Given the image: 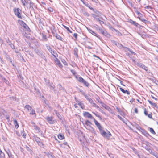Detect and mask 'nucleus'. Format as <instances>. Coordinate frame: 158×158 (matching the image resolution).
I'll list each match as a JSON object with an SVG mask.
<instances>
[{
  "instance_id": "nucleus-1",
  "label": "nucleus",
  "mask_w": 158,
  "mask_h": 158,
  "mask_svg": "<svg viewBox=\"0 0 158 158\" xmlns=\"http://www.w3.org/2000/svg\"><path fill=\"white\" fill-rule=\"evenodd\" d=\"M96 126L99 129L102 135L108 140H109L110 138L112 136L110 132L108 131L106 132L103 130L102 127L99 123Z\"/></svg>"
},
{
  "instance_id": "nucleus-2",
  "label": "nucleus",
  "mask_w": 158,
  "mask_h": 158,
  "mask_svg": "<svg viewBox=\"0 0 158 158\" xmlns=\"http://www.w3.org/2000/svg\"><path fill=\"white\" fill-rule=\"evenodd\" d=\"M83 115L85 118H87L89 119H93L96 126L99 123L94 118L92 115L89 112L86 111L84 112Z\"/></svg>"
},
{
  "instance_id": "nucleus-3",
  "label": "nucleus",
  "mask_w": 158,
  "mask_h": 158,
  "mask_svg": "<svg viewBox=\"0 0 158 158\" xmlns=\"http://www.w3.org/2000/svg\"><path fill=\"white\" fill-rule=\"evenodd\" d=\"M84 127L90 131H94L93 127L91 126L92 123L88 120L85 121V123H83Z\"/></svg>"
},
{
  "instance_id": "nucleus-4",
  "label": "nucleus",
  "mask_w": 158,
  "mask_h": 158,
  "mask_svg": "<svg viewBox=\"0 0 158 158\" xmlns=\"http://www.w3.org/2000/svg\"><path fill=\"white\" fill-rule=\"evenodd\" d=\"M75 78L77 79L80 82L83 83L84 85L87 87L89 86V84L83 78L81 77H78L77 76H75Z\"/></svg>"
},
{
  "instance_id": "nucleus-5",
  "label": "nucleus",
  "mask_w": 158,
  "mask_h": 158,
  "mask_svg": "<svg viewBox=\"0 0 158 158\" xmlns=\"http://www.w3.org/2000/svg\"><path fill=\"white\" fill-rule=\"evenodd\" d=\"M14 11L15 15L19 18L22 19L21 15L22 11L19 8H14Z\"/></svg>"
},
{
  "instance_id": "nucleus-6",
  "label": "nucleus",
  "mask_w": 158,
  "mask_h": 158,
  "mask_svg": "<svg viewBox=\"0 0 158 158\" xmlns=\"http://www.w3.org/2000/svg\"><path fill=\"white\" fill-rule=\"evenodd\" d=\"M144 110V114L145 116H147L150 119H152V112H150L148 113V111L147 109L145 108H143Z\"/></svg>"
},
{
  "instance_id": "nucleus-7",
  "label": "nucleus",
  "mask_w": 158,
  "mask_h": 158,
  "mask_svg": "<svg viewBox=\"0 0 158 158\" xmlns=\"http://www.w3.org/2000/svg\"><path fill=\"white\" fill-rule=\"evenodd\" d=\"M47 48L49 52L55 57H56L57 56V55L56 52L52 50V48L50 46H48Z\"/></svg>"
},
{
  "instance_id": "nucleus-8",
  "label": "nucleus",
  "mask_w": 158,
  "mask_h": 158,
  "mask_svg": "<svg viewBox=\"0 0 158 158\" xmlns=\"http://www.w3.org/2000/svg\"><path fill=\"white\" fill-rule=\"evenodd\" d=\"M55 63L58 66L61 68L63 67V66L60 63L59 60L56 57H55V59L54 60Z\"/></svg>"
},
{
  "instance_id": "nucleus-9",
  "label": "nucleus",
  "mask_w": 158,
  "mask_h": 158,
  "mask_svg": "<svg viewBox=\"0 0 158 158\" xmlns=\"http://www.w3.org/2000/svg\"><path fill=\"white\" fill-rule=\"evenodd\" d=\"M101 33L103 35L109 38L111 36V35L106 30H102L101 31Z\"/></svg>"
},
{
  "instance_id": "nucleus-10",
  "label": "nucleus",
  "mask_w": 158,
  "mask_h": 158,
  "mask_svg": "<svg viewBox=\"0 0 158 158\" xmlns=\"http://www.w3.org/2000/svg\"><path fill=\"white\" fill-rule=\"evenodd\" d=\"M46 119L49 123L53 124L54 123L52 117H47L46 118Z\"/></svg>"
},
{
  "instance_id": "nucleus-11",
  "label": "nucleus",
  "mask_w": 158,
  "mask_h": 158,
  "mask_svg": "<svg viewBox=\"0 0 158 158\" xmlns=\"http://www.w3.org/2000/svg\"><path fill=\"white\" fill-rule=\"evenodd\" d=\"M136 13L138 15V18L141 21L142 19H143V15L141 13H140L138 11H136Z\"/></svg>"
},
{
  "instance_id": "nucleus-12",
  "label": "nucleus",
  "mask_w": 158,
  "mask_h": 158,
  "mask_svg": "<svg viewBox=\"0 0 158 158\" xmlns=\"http://www.w3.org/2000/svg\"><path fill=\"white\" fill-rule=\"evenodd\" d=\"M119 89L120 91L122 92L123 93L125 94L126 93L127 95H129L130 94V92L128 91L127 90H124L121 87L119 88Z\"/></svg>"
},
{
  "instance_id": "nucleus-13",
  "label": "nucleus",
  "mask_w": 158,
  "mask_h": 158,
  "mask_svg": "<svg viewBox=\"0 0 158 158\" xmlns=\"http://www.w3.org/2000/svg\"><path fill=\"white\" fill-rule=\"evenodd\" d=\"M13 123L16 129H17L19 127V125L16 120L15 119L13 120Z\"/></svg>"
},
{
  "instance_id": "nucleus-14",
  "label": "nucleus",
  "mask_w": 158,
  "mask_h": 158,
  "mask_svg": "<svg viewBox=\"0 0 158 158\" xmlns=\"http://www.w3.org/2000/svg\"><path fill=\"white\" fill-rule=\"evenodd\" d=\"M58 137L59 139L62 140L64 139L65 137L63 135L61 134H59L58 135Z\"/></svg>"
},
{
  "instance_id": "nucleus-15",
  "label": "nucleus",
  "mask_w": 158,
  "mask_h": 158,
  "mask_svg": "<svg viewBox=\"0 0 158 158\" xmlns=\"http://www.w3.org/2000/svg\"><path fill=\"white\" fill-rule=\"evenodd\" d=\"M25 108L27 109L28 111H30L32 109V107L29 105H26L24 107Z\"/></svg>"
},
{
  "instance_id": "nucleus-16",
  "label": "nucleus",
  "mask_w": 158,
  "mask_h": 158,
  "mask_svg": "<svg viewBox=\"0 0 158 158\" xmlns=\"http://www.w3.org/2000/svg\"><path fill=\"white\" fill-rule=\"evenodd\" d=\"M129 22L131 24H133L135 26H137L138 24V23H136L135 22L133 21L131 19H130L129 20Z\"/></svg>"
},
{
  "instance_id": "nucleus-17",
  "label": "nucleus",
  "mask_w": 158,
  "mask_h": 158,
  "mask_svg": "<svg viewBox=\"0 0 158 158\" xmlns=\"http://www.w3.org/2000/svg\"><path fill=\"white\" fill-rule=\"evenodd\" d=\"M78 105H79L81 109H84L85 108V106L84 105L80 102H78Z\"/></svg>"
},
{
  "instance_id": "nucleus-18",
  "label": "nucleus",
  "mask_w": 158,
  "mask_h": 158,
  "mask_svg": "<svg viewBox=\"0 0 158 158\" xmlns=\"http://www.w3.org/2000/svg\"><path fill=\"white\" fill-rule=\"evenodd\" d=\"M35 141L38 143V144H40L42 143L41 142L40 139V138L37 137H35Z\"/></svg>"
},
{
  "instance_id": "nucleus-19",
  "label": "nucleus",
  "mask_w": 158,
  "mask_h": 158,
  "mask_svg": "<svg viewBox=\"0 0 158 158\" xmlns=\"http://www.w3.org/2000/svg\"><path fill=\"white\" fill-rule=\"evenodd\" d=\"M24 28L27 31H30V29L29 28L28 26L25 23L24 25L23 26Z\"/></svg>"
},
{
  "instance_id": "nucleus-20",
  "label": "nucleus",
  "mask_w": 158,
  "mask_h": 158,
  "mask_svg": "<svg viewBox=\"0 0 158 158\" xmlns=\"http://www.w3.org/2000/svg\"><path fill=\"white\" fill-rule=\"evenodd\" d=\"M18 22L20 25L22 26L24 25V24L25 23L23 21L21 20H18Z\"/></svg>"
},
{
  "instance_id": "nucleus-21",
  "label": "nucleus",
  "mask_w": 158,
  "mask_h": 158,
  "mask_svg": "<svg viewBox=\"0 0 158 158\" xmlns=\"http://www.w3.org/2000/svg\"><path fill=\"white\" fill-rule=\"evenodd\" d=\"M55 37L58 40L61 41H63V39L60 35H56Z\"/></svg>"
},
{
  "instance_id": "nucleus-22",
  "label": "nucleus",
  "mask_w": 158,
  "mask_h": 158,
  "mask_svg": "<svg viewBox=\"0 0 158 158\" xmlns=\"http://www.w3.org/2000/svg\"><path fill=\"white\" fill-rule=\"evenodd\" d=\"M31 112L29 114L31 115H34L35 114V116H36V114L35 113V111L33 109L31 110H30Z\"/></svg>"
},
{
  "instance_id": "nucleus-23",
  "label": "nucleus",
  "mask_w": 158,
  "mask_h": 158,
  "mask_svg": "<svg viewBox=\"0 0 158 158\" xmlns=\"http://www.w3.org/2000/svg\"><path fill=\"white\" fill-rule=\"evenodd\" d=\"M91 33L94 35L96 36L97 37L100 38L99 36L95 32L93 31H91Z\"/></svg>"
},
{
  "instance_id": "nucleus-24",
  "label": "nucleus",
  "mask_w": 158,
  "mask_h": 158,
  "mask_svg": "<svg viewBox=\"0 0 158 158\" xmlns=\"http://www.w3.org/2000/svg\"><path fill=\"white\" fill-rule=\"evenodd\" d=\"M141 21L146 24H147V23L150 24V21H148L147 20H145L143 19H142Z\"/></svg>"
},
{
  "instance_id": "nucleus-25",
  "label": "nucleus",
  "mask_w": 158,
  "mask_h": 158,
  "mask_svg": "<svg viewBox=\"0 0 158 158\" xmlns=\"http://www.w3.org/2000/svg\"><path fill=\"white\" fill-rule=\"evenodd\" d=\"M5 155L4 153L1 150H0V157H4Z\"/></svg>"
},
{
  "instance_id": "nucleus-26",
  "label": "nucleus",
  "mask_w": 158,
  "mask_h": 158,
  "mask_svg": "<svg viewBox=\"0 0 158 158\" xmlns=\"http://www.w3.org/2000/svg\"><path fill=\"white\" fill-rule=\"evenodd\" d=\"M63 26L65 29H66L70 33H72V32L71 30H70L69 29V27H66V26H65L64 25H63Z\"/></svg>"
},
{
  "instance_id": "nucleus-27",
  "label": "nucleus",
  "mask_w": 158,
  "mask_h": 158,
  "mask_svg": "<svg viewBox=\"0 0 158 158\" xmlns=\"http://www.w3.org/2000/svg\"><path fill=\"white\" fill-rule=\"evenodd\" d=\"M149 131L153 134H156V133L154 131L153 129L152 128H149Z\"/></svg>"
},
{
  "instance_id": "nucleus-28",
  "label": "nucleus",
  "mask_w": 158,
  "mask_h": 158,
  "mask_svg": "<svg viewBox=\"0 0 158 158\" xmlns=\"http://www.w3.org/2000/svg\"><path fill=\"white\" fill-rule=\"evenodd\" d=\"M148 102L152 106H154L155 107H156V105L155 103H153L152 102H151V101H150L149 100H148Z\"/></svg>"
},
{
  "instance_id": "nucleus-29",
  "label": "nucleus",
  "mask_w": 158,
  "mask_h": 158,
  "mask_svg": "<svg viewBox=\"0 0 158 158\" xmlns=\"http://www.w3.org/2000/svg\"><path fill=\"white\" fill-rule=\"evenodd\" d=\"M21 134L24 139L26 138V135L23 131L21 132Z\"/></svg>"
},
{
  "instance_id": "nucleus-30",
  "label": "nucleus",
  "mask_w": 158,
  "mask_h": 158,
  "mask_svg": "<svg viewBox=\"0 0 158 158\" xmlns=\"http://www.w3.org/2000/svg\"><path fill=\"white\" fill-rule=\"evenodd\" d=\"M92 113L96 117H98L101 120L102 119V118L101 116L99 115H98L96 114L95 112H93Z\"/></svg>"
},
{
  "instance_id": "nucleus-31",
  "label": "nucleus",
  "mask_w": 158,
  "mask_h": 158,
  "mask_svg": "<svg viewBox=\"0 0 158 158\" xmlns=\"http://www.w3.org/2000/svg\"><path fill=\"white\" fill-rule=\"evenodd\" d=\"M92 106L93 107H96L97 108H98L99 106L95 103L93 102L92 104Z\"/></svg>"
},
{
  "instance_id": "nucleus-32",
  "label": "nucleus",
  "mask_w": 158,
  "mask_h": 158,
  "mask_svg": "<svg viewBox=\"0 0 158 158\" xmlns=\"http://www.w3.org/2000/svg\"><path fill=\"white\" fill-rule=\"evenodd\" d=\"M144 8L145 9H152V6H145L144 7Z\"/></svg>"
},
{
  "instance_id": "nucleus-33",
  "label": "nucleus",
  "mask_w": 158,
  "mask_h": 158,
  "mask_svg": "<svg viewBox=\"0 0 158 158\" xmlns=\"http://www.w3.org/2000/svg\"><path fill=\"white\" fill-rule=\"evenodd\" d=\"M62 62L65 65H68V63L66 62V61L65 60H62Z\"/></svg>"
},
{
  "instance_id": "nucleus-34",
  "label": "nucleus",
  "mask_w": 158,
  "mask_h": 158,
  "mask_svg": "<svg viewBox=\"0 0 158 158\" xmlns=\"http://www.w3.org/2000/svg\"><path fill=\"white\" fill-rule=\"evenodd\" d=\"M137 65L138 66H139L140 68H142L143 64H141V63H137Z\"/></svg>"
},
{
  "instance_id": "nucleus-35",
  "label": "nucleus",
  "mask_w": 158,
  "mask_h": 158,
  "mask_svg": "<svg viewBox=\"0 0 158 158\" xmlns=\"http://www.w3.org/2000/svg\"><path fill=\"white\" fill-rule=\"evenodd\" d=\"M71 71L73 75L75 76H76V74H77V73L75 70L72 69L71 70Z\"/></svg>"
},
{
  "instance_id": "nucleus-36",
  "label": "nucleus",
  "mask_w": 158,
  "mask_h": 158,
  "mask_svg": "<svg viewBox=\"0 0 158 158\" xmlns=\"http://www.w3.org/2000/svg\"><path fill=\"white\" fill-rule=\"evenodd\" d=\"M142 68L145 70L146 71H147L148 70V67L144 65H143Z\"/></svg>"
},
{
  "instance_id": "nucleus-37",
  "label": "nucleus",
  "mask_w": 158,
  "mask_h": 158,
  "mask_svg": "<svg viewBox=\"0 0 158 158\" xmlns=\"http://www.w3.org/2000/svg\"><path fill=\"white\" fill-rule=\"evenodd\" d=\"M73 35L75 37V40H77V36L78 35L76 33H75L73 34Z\"/></svg>"
},
{
  "instance_id": "nucleus-38",
  "label": "nucleus",
  "mask_w": 158,
  "mask_h": 158,
  "mask_svg": "<svg viewBox=\"0 0 158 158\" xmlns=\"http://www.w3.org/2000/svg\"><path fill=\"white\" fill-rule=\"evenodd\" d=\"M22 2L23 3V5H24V6H26L27 4V3L26 2V1H25V0L23 1V0H22Z\"/></svg>"
},
{
  "instance_id": "nucleus-39",
  "label": "nucleus",
  "mask_w": 158,
  "mask_h": 158,
  "mask_svg": "<svg viewBox=\"0 0 158 158\" xmlns=\"http://www.w3.org/2000/svg\"><path fill=\"white\" fill-rule=\"evenodd\" d=\"M48 9L50 12H53V9L51 7L48 8Z\"/></svg>"
},
{
  "instance_id": "nucleus-40",
  "label": "nucleus",
  "mask_w": 158,
  "mask_h": 158,
  "mask_svg": "<svg viewBox=\"0 0 158 158\" xmlns=\"http://www.w3.org/2000/svg\"><path fill=\"white\" fill-rule=\"evenodd\" d=\"M117 32V35H118L120 36L122 35V33L119 31L117 30V31H116Z\"/></svg>"
},
{
  "instance_id": "nucleus-41",
  "label": "nucleus",
  "mask_w": 158,
  "mask_h": 158,
  "mask_svg": "<svg viewBox=\"0 0 158 158\" xmlns=\"http://www.w3.org/2000/svg\"><path fill=\"white\" fill-rule=\"evenodd\" d=\"M103 105H102V106L105 108L106 109H107V107H108V106H107L106 105L104 104H103Z\"/></svg>"
},
{
  "instance_id": "nucleus-42",
  "label": "nucleus",
  "mask_w": 158,
  "mask_h": 158,
  "mask_svg": "<svg viewBox=\"0 0 158 158\" xmlns=\"http://www.w3.org/2000/svg\"><path fill=\"white\" fill-rule=\"evenodd\" d=\"M134 112L136 114H137L138 113V111L137 108H135L134 110Z\"/></svg>"
},
{
  "instance_id": "nucleus-43",
  "label": "nucleus",
  "mask_w": 158,
  "mask_h": 158,
  "mask_svg": "<svg viewBox=\"0 0 158 158\" xmlns=\"http://www.w3.org/2000/svg\"><path fill=\"white\" fill-rule=\"evenodd\" d=\"M135 101V99H132L130 101V102L132 103L133 102H134Z\"/></svg>"
},
{
  "instance_id": "nucleus-44",
  "label": "nucleus",
  "mask_w": 158,
  "mask_h": 158,
  "mask_svg": "<svg viewBox=\"0 0 158 158\" xmlns=\"http://www.w3.org/2000/svg\"><path fill=\"white\" fill-rule=\"evenodd\" d=\"M111 29L112 31H115L116 32L117 31V30H116L114 28L111 27Z\"/></svg>"
},
{
  "instance_id": "nucleus-45",
  "label": "nucleus",
  "mask_w": 158,
  "mask_h": 158,
  "mask_svg": "<svg viewBox=\"0 0 158 158\" xmlns=\"http://www.w3.org/2000/svg\"><path fill=\"white\" fill-rule=\"evenodd\" d=\"M119 80V81H120V84H121L122 85H123V86H125V85H124V84H123V82H122V81H121V80Z\"/></svg>"
},
{
  "instance_id": "nucleus-46",
  "label": "nucleus",
  "mask_w": 158,
  "mask_h": 158,
  "mask_svg": "<svg viewBox=\"0 0 158 158\" xmlns=\"http://www.w3.org/2000/svg\"><path fill=\"white\" fill-rule=\"evenodd\" d=\"M78 104H74V106L76 108H78V106H77Z\"/></svg>"
},
{
  "instance_id": "nucleus-47",
  "label": "nucleus",
  "mask_w": 158,
  "mask_h": 158,
  "mask_svg": "<svg viewBox=\"0 0 158 158\" xmlns=\"http://www.w3.org/2000/svg\"><path fill=\"white\" fill-rule=\"evenodd\" d=\"M26 148L28 150H30V148L28 146H26Z\"/></svg>"
},
{
  "instance_id": "nucleus-48",
  "label": "nucleus",
  "mask_w": 158,
  "mask_h": 158,
  "mask_svg": "<svg viewBox=\"0 0 158 158\" xmlns=\"http://www.w3.org/2000/svg\"><path fill=\"white\" fill-rule=\"evenodd\" d=\"M55 139L58 141L59 143H60V142L57 139L56 137H54Z\"/></svg>"
},
{
  "instance_id": "nucleus-49",
  "label": "nucleus",
  "mask_w": 158,
  "mask_h": 158,
  "mask_svg": "<svg viewBox=\"0 0 158 158\" xmlns=\"http://www.w3.org/2000/svg\"><path fill=\"white\" fill-rule=\"evenodd\" d=\"M63 144L65 145H68V143L67 142H64Z\"/></svg>"
},
{
  "instance_id": "nucleus-50",
  "label": "nucleus",
  "mask_w": 158,
  "mask_h": 158,
  "mask_svg": "<svg viewBox=\"0 0 158 158\" xmlns=\"http://www.w3.org/2000/svg\"><path fill=\"white\" fill-rule=\"evenodd\" d=\"M138 129H139V130H140V129H141V127L139 126V125H138Z\"/></svg>"
},
{
  "instance_id": "nucleus-51",
  "label": "nucleus",
  "mask_w": 158,
  "mask_h": 158,
  "mask_svg": "<svg viewBox=\"0 0 158 158\" xmlns=\"http://www.w3.org/2000/svg\"><path fill=\"white\" fill-rule=\"evenodd\" d=\"M153 154V155H154L155 156H156V157L157 158V157H157V155H156H156H155V154Z\"/></svg>"
},
{
  "instance_id": "nucleus-52",
  "label": "nucleus",
  "mask_w": 158,
  "mask_h": 158,
  "mask_svg": "<svg viewBox=\"0 0 158 158\" xmlns=\"http://www.w3.org/2000/svg\"><path fill=\"white\" fill-rule=\"evenodd\" d=\"M137 101L138 102H140V103H142V102H140L139 100L138 99H137Z\"/></svg>"
},
{
  "instance_id": "nucleus-53",
  "label": "nucleus",
  "mask_w": 158,
  "mask_h": 158,
  "mask_svg": "<svg viewBox=\"0 0 158 158\" xmlns=\"http://www.w3.org/2000/svg\"><path fill=\"white\" fill-rule=\"evenodd\" d=\"M94 57H97V58H99V57H98L96 55H94Z\"/></svg>"
},
{
  "instance_id": "nucleus-54",
  "label": "nucleus",
  "mask_w": 158,
  "mask_h": 158,
  "mask_svg": "<svg viewBox=\"0 0 158 158\" xmlns=\"http://www.w3.org/2000/svg\"><path fill=\"white\" fill-rule=\"evenodd\" d=\"M6 119L7 120H9V117H8L6 118Z\"/></svg>"
},
{
  "instance_id": "nucleus-55",
  "label": "nucleus",
  "mask_w": 158,
  "mask_h": 158,
  "mask_svg": "<svg viewBox=\"0 0 158 158\" xmlns=\"http://www.w3.org/2000/svg\"><path fill=\"white\" fill-rule=\"evenodd\" d=\"M50 156H51L52 157H54V156H53L52 154H51V155H50Z\"/></svg>"
},
{
  "instance_id": "nucleus-56",
  "label": "nucleus",
  "mask_w": 158,
  "mask_h": 158,
  "mask_svg": "<svg viewBox=\"0 0 158 158\" xmlns=\"http://www.w3.org/2000/svg\"><path fill=\"white\" fill-rule=\"evenodd\" d=\"M119 118L121 119H122V117L120 116H119Z\"/></svg>"
},
{
  "instance_id": "nucleus-57",
  "label": "nucleus",
  "mask_w": 158,
  "mask_h": 158,
  "mask_svg": "<svg viewBox=\"0 0 158 158\" xmlns=\"http://www.w3.org/2000/svg\"><path fill=\"white\" fill-rule=\"evenodd\" d=\"M42 3L44 5H46V4L45 3H44V2H42Z\"/></svg>"
},
{
  "instance_id": "nucleus-58",
  "label": "nucleus",
  "mask_w": 158,
  "mask_h": 158,
  "mask_svg": "<svg viewBox=\"0 0 158 158\" xmlns=\"http://www.w3.org/2000/svg\"><path fill=\"white\" fill-rule=\"evenodd\" d=\"M60 146L62 147H63V144H61L60 145Z\"/></svg>"
},
{
  "instance_id": "nucleus-59",
  "label": "nucleus",
  "mask_w": 158,
  "mask_h": 158,
  "mask_svg": "<svg viewBox=\"0 0 158 158\" xmlns=\"http://www.w3.org/2000/svg\"><path fill=\"white\" fill-rule=\"evenodd\" d=\"M148 150L149 151H150V150L151 151V149L150 148H149V149H148Z\"/></svg>"
},
{
  "instance_id": "nucleus-60",
  "label": "nucleus",
  "mask_w": 158,
  "mask_h": 158,
  "mask_svg": "<svg viewBox=\"0 0 158 158\" xmlns=\"http://www.w3.org/2000/svg\"><path fill=\"white\" fill-rule=\"evenodd\" d=\"M3 157H1L0 158H3Z\"/></svg>"
}]
</instances>
